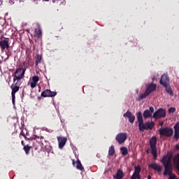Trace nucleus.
Wrapping results in <instances>:
<instances>
[{"label": "nucleus", "instance_id": "obj_1", "mask_svg": "<svg viewBox=\"0 0 179 179\" xmlns=\"http://www.w3.org/2000/svg\"><path fill=\"white\" fill-rule=\"evenodd\" d=\"M162 162L165 167L164 175L167 176V174H169V177L170 176H174V174L171 173L173 171V165L171 164V155H166L164 157Z\"/></svg>", "mask_w": 179, "mask_h": 179}, {"label": "nucleus", "instance_id": "obj_2", "mask_svg": "<svg viewBox=\"0 0 179 179\" xmlns=\"http://www.w3.org/2000/svg\"><path fill=\"white\" fill-rule=\"evenodd\" d=\"M15 84H12L10 86L11 89V97H12V103L13 105H15V94L19 92V89H20V85H22V82L17 81L16 83H14Z\"/></svg>", "mask_w": 179, "mask_h": 179}, {"label": "nucleus", "instance_id": "obj_3", "mask_svg": "<svg viewBox=\"0 0 179 179\" xmlns=\"http://www.w3.org/2000/svg\"><path fill=\"white\" fill-rule=\"evenodd\" d=\"M25 72H26V68L17 69L15 72V75L13 77V83H15L16 80L18 82H20V80L23 79V78H24Z\"/></svg>", "mask_w": 179, "mask_h": 179}, {"label": "nucleus", "instance_id": "obj_4", "mask_svg": "<svg viewBox=\"0 0 179 179\" xmlns=\"http://www.w3.org/2000/svg\"><path fill=\"white\" fill-rule=\"evenodd\" d=\"M156 143H157V138H156V136H153L150 140V145L152 150V154L155 159H157V148H156Z\"/></svg>", "mask_w": 179, "mask_h": 179}, {"label": "nucleus", "instance_id": "obj_5", "mask_svg": "<svg viewBox=\"0 0 179 179\" xmlns=\"http://www.w3.org/2000/svg\"><path fill=\"white\" fill-rule=\"evenodd\" d=\"M156 85L155 84H150L147 86V89L144 94H142L139 96L138 99L142 100L143 99H146L152 92H155L156 90Z\"/></svg>", "mask_w": 179, "mask_h": 179}, {"label": "nucleus", "instance_id": "obj_6", "mask_svg": "<svg viewBox=\"0 0 179 179\" xmlns=\"http://www.w3.org/2000/svg\"><path fill=\"white\" fill-rule=\"evenodd\" d=\"M137 120L138 121V128L140 131L147 130L146 124L143 123V116H142V113L138 112L137 114Z\"/></svg>", "mask_w": 179, "mask_h": 179}, {"label": "nucleus", "instance_id": "obj_7", "mask_svg": "<svg viewBox=\"0 0 179 179\" xmlns=\"http://www.w3.org/2000/svg\"><path fill=\"white\" fill-rule=\"evenodd\" d=\"M166 117V110L159 108L153 114V118L155 120H160V118H164Z\"/></svg>", "mask_w": 179, "mask_h": 179}, {"label": "nucleus", "instance_id": "obj_8", "mask_svg": "<svg viewBox=\"0 0 179 179\" xmlns=\"http://www.w3.org/2000/svg\"><path fill=\"white\" fill-rule=\"evenodd\" d=\"M0 48L3 52L5 50H9V40L8 38L0 40Z\"/></svg>", "mask_w": 179, "mask_h": 179}, {"label": "nucleus", "instance_id": "obj_9", "mask_svg": "<svg viewBox=\"0 0 179 179\" xmlns=\"http://www.w3.org/2000/svg\"><path fill=\"white\" fill-rule=\"evenodd\" d=\"M57 92H52L51 90L47 89L41 92V97H55Z\"/></svg>", "mask_w": 179, "mask_h": 179}, {"label": "nucleus", "instance_id": "obj_10", "mask_svg": "<svg viewBox=\"0 0 179 179\" xmlns=\"http://www.w3.org/2000/svg\"><path fill=\"white\" fill-rule=\"evenodd\" d=\"M57 139L58 141L59 149H63L64 146H65V145L66 144L68 138L64 136H57Z\"/></svg>", "mask_w": 179, "mask_h": 179}, {"label": "nucleus", "instance_id": "obj_11", "mask_svg": "<svg viewBox=\"0 0 179 179\" xmlns=\"http://www.w3.org/2000/svg\"><path fill=\"white\" fill-rule=\"evenodd\" d=\"M127 133H120L116 136V141L121 145L122 143H124L125 141H127Z\"/></svg>", "mask_w": 179, "mask_h": 179}, {"label": "nucleus", "instance_id": "obj_12", "mask_svg": "<svg viewBox=\"0 0 179 179\" xmlns=\"http://www.w3.org/2000/svg\"><path fill=\"white\" fill-rule=\"evenodd\" d=\"M159 132L161 136H171L173 135V129L169 128L161 129Z\"/></svg>", "mask_w": 179, "mask_h": 179}, {"label": "nucleus", "instance_id": "obj_13", "mask_svg": "<svg viewBox=\"0 0 179 179\" xmlns=\"http://www.w3.org/2000/svg\"><path fill=\"white\" fill-rule=\"evenodd\" d=\"M169 76L167 74H163L159 82L160 85H162V86H169Z\"/></svg>", "mask_w": 179, "mask_h": 179}, {"label": "nucleus", "instance_id": "obj_14", "mask_svg": "<svg viewBox=\"0 0 179 179\" xmlns=\"http://www.w3.org/2000/svg\"><path fill=\"white\" fill-rule=\"evenodd\" d=\"M153 113H155V108L153 107H150L149 109H147L143 113L144 118H150L152 115H153Z\"/></svg>", "mask_w": 179, "mask_h": 179}, {"label": "nucleus", "instance_id": "obj_15", "mask_svg": "<svg viewBox=\"0 0 179 179\" xmlns=\"http://www.w3.org/2000/svg\"><path fill=\"white\" fill-rule=\"evenodd\" d=\"M38 80H40L38 76H34L32 77V82L30 83V86L31 89H34V87L37 86V83H38Z\"/></svg>", "mask_w": 179, "mask_h": 179}, {"label": "nucleus", "instance_id": "obj_16", "mask_svg": "<svg viewBox=\"0 0 179 179\" xmlns=\"http://www.w3.org/2000/svg\"><path fill=\"white\" fill-rule=\"evenodd\" d=\"M73 165L75 166V164H76V167L77 170H80V171H83L85 170V168H83V166H82V163H80V160L79 159H77L76 162H75L74 159H73Z\"/></svg>", "mask_w": 179, "mask_h": 179}, {"label": "nucleus", "instance_id": "obj_17", "mask_svg": "<svg viewBox=\"0 0 179 179\" xmlns=\"http://www.w3.org/2000/svg\"><path fill=\"white\" fill-rule=\"evenodd\" d=\"M149 167H150L151 169H153V170H156V171H162V166H160V165H159L158 164L156 163H153L151 164Z\"/></svg>", "mask_w": 179, "mask_h": 179}, {"label": "nucleus", "instance_id": "obj_18", "mask_svg": "<svg viewBox=\"0 0 179 179\" xmlns=\"http://www.w3.org/2000/svg\"><path fill=\"white\" fill-rule=\"evenodd\" d=\"M124 177V172L121 170H118L116 175L113 176L115 179H122Z\"/></svg>", "mask_w": 179, "mask_h": 179}, {"label": "nucleus", "instance_id": "obj_19", "mask_svg": "<svg viewBox=\"0 0 179 179\" xmlns=\"http://www.w3.org/2000/svg\"><path fill=\"white\" fill-rule=\"evenodd\" d=\"M120 153L122 155V156H127L128 155V148L127 147H122L120 148Z\"/></svg>", "mask_w": 179, "mask_h": 179}, {"label": "nucleus", "instance_id": "obj_20", "mask_svg": "<svg viewBox=\"0 0 179 179\" xmlns=\"http://www.w3.org/2000/svg\"><path fill=\"white\" fill-rule=\"evenodd\" d=\"M35 34L37 36L38 38H41L42 36L41 28H40V25H38V29H35Z\"/></svg>", "mask_w": 179, "mask_h": 179}, {"label": "nucleus", "instance_id": "obj_21", "mask_svg": "<svg viewBox=\"0 0 179 179\" xmlns=\"http://www.w3.org/2000/svg\"><path fill=\"white\" fill-rule=\"evenodd\" d=\"M147 130L148 129H153V127H155V122H147L145 123Z\"/></svg>", "mask_w": 179, "mask_h": 179}, {"label": "nucleus", "instance_id": "obj_22", "mask_svg": "<svg viewBox=\"0 0 179 179\" xmlns=\"http://www.w3.org/2000/svg\"><path fill=\"white\" fill-rule=\"evenodd\" d=\"M41 59H43V57L40 55H37L35 62L36 66H38V64H41Z\"/></svg>", "mask_w": 179, "mask_h": 179}, {"label": "nucleus", "instance_id": "obj_23", "mask_svg": "<svg viewBox=\"0 0 179 179\" xmlns=\"http://www.w3.org/2000/svg\"><path fill=\"white\" fill-rule=\"evenodd\" d=\"M30 149H31V146L29 145H25L23 147V150L25 152V155H29L30 153Z\"/></svg>", "mask_w": 179, "mask_h": 179}, {"label": "nucleus", "instance_id": "obj_24", "mask_svg": "<svg viewBox=\"0 0 179 179\" xmlns=\"http://www.w3.org/2000/svg\"><path fill=\"white\" fill-rule=\"evenodd\" d=\"M174 129H175V138L176 139H179V127L174 126Z\"/></svg>", "mask_w": 179, "mask_h": 179}, {"label": "nucleus", "instance_id": "obj_25", "mask_svg": "<svg viewBox=\"0 0 179 179\" xmlns=\"http://www.w3.org/2000/svg\"><path fill=\"white\" fill-rule=\"evenodd\" d=\"M166 89V92L169 93V94H173V90H171V88L168 85L164 86Z\"/></svg>", "mask_w": 179, "mask_h": 179}, {"label": "nucleus", "instance_id": "obj_26", "mask_svg": "<svg viewBox=\"0 0 179 179\" xmlns=\"http://www.w3.org/2000/svg\"><path fill=\"white\" fill-rule=\"evenodd\" d=\"M124 118H130L132 116V113H131L129 110H127L126 113L123 115Z\"/></svg>", "mask_w": 179, "mask_h": 179}, {"label": "nucleus", "instance_id": "obj_27", "mask_svg": "<svg viewBox=\"0 0 179 179\" xmlns=\"http://www.w3.org/2000/svg\"><path fill=\"white\" fill-rule=\"evenodd\" d=\"M141 173V167L140 166H135V171L134 174H136V176H140L139 173Z\"/></svg>", "mask_w": 179, "mask_h": 179}, {"label": "nucleus", "instance_id": "obj_28", "mask_svg": "<svg viewBox=\"0 0 179 179\" xmlns=\"http://www.w3.org/2000/svg\"><path fill=\"white\" fill-rule=\"evenodd\" d=\"M129 121L131 122V124H134V122H135V115H131V116L129 118Z\"/></svg>", "mask_w": 179, "mask_h": 179}, {"label": "nucleus", "instance_id": "obj_29", "mask_svg": "<svg viewBox=\"0 0 179 179\" xmlns=\"http://www.w3.org/2000/svg\"><path fill=\"white\" fill-rule=\"evenodd\" d=\"M20 135H21L22 136H24L25 141H30V140H31V138H27V136H26V134H24L23 131H21Z\"/></svg>", "mask_w": 179, "mask_h": 179}, {"label": "nucleus", "instance_id": "obj_30", "mask_svg": "<svg viewBox=\"0 0 179 179\" xmlns=\"http://www.w3.org/2000/svg\"><path fill=\"white\" fill-rule=\"evenodd\" d=\"M136 178L141 179V176L136 175V173H133L131 179H136Z\"/></svg>", "mask_w": 179, "mask_h": 179}, {"label": "nucleus", "instance_id": "obj_31", "mask_svg": "<svg viewBox=\"0 0 179 179\" xmlns=\"http://www.w3.org/2000/svg\"><path fill=\"white\" fill-rule=\"evenodd\" d=\"M109 156H113V145L109 148Z\"/></svg>", "mask_w": 179, "mask_h": 179}, {"label": "nucleus", "instance_id": "obj_32", "mask_svg": "<svg viewBox=\"0 0 179 179\" xmlns=\"http://www.w3.org/2000/svg\"><path fill=\"white\" fill-rule=\"evenodd\" d=\"M169 179H178L176 177V175H170Z\"/></svg>", "mask_w": 179, "mask_h": 179}, {"label": "nucleus", "instance_id": "obj_33", "mask_svg": "<svg viewBox=\"0 0 179 179\" xmlns=\"http://www.w3.org/2000/svg\"><path fill=\"white\" fill-rule=\"evenodd\" d=\"M169 111V113H174L176 111V108H170Z\"/></svg>", "mask_w": 179, "mask_h": 179}, {"label": "nucleus", "instance_id": "obj_34", "mask_svg": "<svg viewBox=\"0 0 179 179\" xmlns=\"http://www.w3.org/2000/svg\"><path fill=\"white\" fill-rule=\"evenodd\" d=\"M21 145H22V146H25V145H24V141H21Z\"/></svg>", "mask_w": 179, "mask_h": 179}, {"label": "nucleus", "instance_id": "obj_35", "mask_svg": "<svg viewBox=\"0 0 179 179\" xmlns=\"http://www.w3.org/2000/svg\"><path fill=\"white\" fill-rule=\"evenodd\" d=\"M175 127H179V121L177 122V124L175 125Z\"/></svg>", "mask_w": 179, "mask_h": 179}, {"label": "nucleus", "instance_id": "obj_36", "mask_svg": "<svg viewBox=\"0 0 179 179\" xmlns=\"http://www.w3.org/2000/svg\"><path fill=\"white\" fill-rule=\"evenodd\" d=\"M41 144H42V146H44V141L43 140L41 141Z\"/></svg>", "mask_w": 179, "mask_h": 179}, {"label": "nucleus", "instance_id": "obj_37", "mask_svg": "<svg viewBox=\"0 0 179 179\" xmlns=\"http://www.w3.org/2000/svg\"><path fill=\"white\" fill-rule=\"evenodd\" d=\"M87 126H88V124L86 123L83 124V127H87Z\"/></svg>", "mask_w": 179, "mask_h": 179}, {"label": "nucleus", "instance_id": "obj_38", "mask_svg": "<svg viewBox=\"0 0 179 179\" xmlns=\"http://www.w3.org/2000/svg\"><path fill=\"white\" fill-rule=\"evenodd\" d=\"M176 148L179 150V145H176Z\"/></svg>", "mask_w": 179, "mask_h": 179}, {"label": "nucleus", "instance_id": "obj_39", "mask_svg": "<svg viewBox=\"0 0 179 179\" xmlns=\"http://www.w3.org/2000/svg\"><path fill=\"white\" fill-rule=\"evenodd\" d=\"M148 179H152V177L150 176H148Z\"/></svg>", "mask_w": 179, "mask_h": 179}, {"label": "nucleus", "instance_id": "obj_40", "mask_svg": "<svg viewBox=\"0 0 179 179\" xmlns=\"http://www.w3.org/2000/svg\"><path fill=\"white\" fill-rule=\"evenodd\" d=\"M41 139H44V137H41Z\"/></svg>", "mask_w": 179, "mask_h": 179}, {"label": "nucleus", "instance_id": "obj_41", "mask_svg": "<svg viewBox=\"0 0 179 179\" xmlns=\"http://www.w3.org/2000/svg\"><path fill=\"white\" fill-rule=\"evenodd\" d=\"M53 2L55 3V0H53Z\"/></svg>", "mask_w": 179, "mask_h": 179}, {"label": "nucleus", "instance_id": "obj_42", "mask_svg": "<svg viewBox=\"0 0 179 179\" xmlns=\"http://www.w3.org/2000/svg\"><path fill=\"white\" fill-rule=\"evenodd\" d=\"M44 142H47V141L44 140Z\"/></svg>", "mask_w": 179, "mask_h": 179}, {"label": "nucleus", "instance_id": "obj_43", "mask_svg": "<svg viewBox=\"0 0 179 179\" xmlns=\"http://www.w3.org/2000/svg\"><path fill=\"white\" fill-rule=\"evenodd\" d=\"M0 68H1V66H0Z\"/></svg>", "mask_w": 179, "mask_h": 179}]
</instances>
